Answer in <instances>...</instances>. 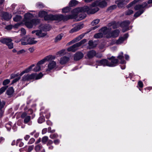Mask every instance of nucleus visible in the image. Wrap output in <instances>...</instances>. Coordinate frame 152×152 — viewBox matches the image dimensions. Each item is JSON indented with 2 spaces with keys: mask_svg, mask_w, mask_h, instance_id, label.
<instances>
[{
  "mask_svg": "<svg viewBox=\"0 0 152 152\" xmlns=\"http://www.w3.org/2000/svg\"><path fill=\"white\" fill-rule=\"evenodd\" d=\"M99 10V8L97 7L94 8H90L87 6H85L83 7L75 8L73 10V12L75 14V15H70L73 17L71 19L75 18L77 21H79L83 19L86 17V14L84 13V12H86L87 14H93Z\"/></svg>",
  "mask_w": 152,
  "mask_h": 152,
  "instance_id": "obj_1",
  "label": "nucleus"
},
{
  "mask_svg": "<svg viewBox=\"0 0 152 152\" xmlns=\"http://www.w3.org/2000/svg\"><path fill=\"white\" fill-rule=\"evenodd\" d=\"M33 15L29 12L25 14L23 21L27 28H31L34 25H36L39 23L38 19H33Z\"/></svg>",
  "mask_w": 152,
  "mask_h": 152,
  "instance_id": "obj_2",
  "label": "nucleus"
},
{
  "mask_svg": "<svg viewBox=\"0 0 152 152\" xmlns=\"http://www.w3.org/2000/svg\"><path fill=\"white\" fill-rule=\"evenodd\" d=\"M73 17L70 15H67L66 16H64L62 15H47L45 17L44 19L46 20H57L61 21L67 20L70 18H72Z\"/></svg>",
  "mask_w": 152,
  "mask_h": 152,
  "instance_id": "obj_3",
  "label": "nucleus"
},
{
  "mask_svg": "<svg viewBox=\"0 0 152 152\" xmlns=\"http://www.w3.org/2000/svg\"><path fill=\"white\" fill-rule=\"evenodd\" d=\"M34 38H29L27 37H24L20 40L16 41V42H18L20 41L21 42V44L22 45H33L36 43L37 41L35 40Z\"/></svg>",
  "mask_w": 152,
  "mask_h": 152,
  "instance_id": "obj_4",
  "label": "nucleus"
},
{
  "mask_svg": "<svg viewBox=\"0 0 152 152\" xmlns=\"http://www.w3.org/2000/svg\"><path fill=\"white\" fill-rule=\"evenodd\" d=\"M12 41V39L10 38H4L1 39L0 40V42L1 43L5 44L10 49H12L13 48V44Z\"/></svg>",
  "mask_w": 152,
  "mask_h": 152,
  "instance_id": "obj_5",
  "label": "nucleus"
},
{
  "mask_svg": "<svg viewBox=\"0 0 152 152\" xmlns=\"http://www.w3.org/2000/svg\"><path fill=\"white\" fill-rule=\"evenodd\" d=\"M21 117L23 119V122L24 124H28L29 125L32 124V122L31 121V116L28 115L26 113H23L21 115Z\"/></svg>",
  "mask_w": 152,
  "mask_h": 152,
  "instance_id": "obj_6",
  "label": "nucleus"
},
{
  "mask_svg": "<svg viewBox=\"0 0 152 152\" xmlns=\"http://www.w3.org/2000/svg\"><path fill=\"white\" fill-rule=\"evenodd\" d=\"M107 5V2L104 1H96L93 2L91 7H95L98 6L101 7H104Z\"/></svg>",
  "mask_w": 152,
  "mask_h": 152,
  "instance_id": "obj_7",
  "label": "nucleus"
},
{
  "mask_svg": "<svg viewBox=\"0 0 152 152\" xmlns=\"http://www.w3.org/2000/svg\"><path fill=\"white\" fill-rule=\"evenodd\" d=\"M31 33L32 34L35 33L36 35L39 38L44 37L47 34V33L42 30V29L32 31Z\"/></svg>",
  "mask_w": 152,
  "mask_h": 152,
  "instance_id": "obj_8",
  "label": "nucleus"
},
{
  "mask_svg": "<svg viewBox=\"0 0 152 152\" xmlns=\"http://www.w3.org/2000/svg\"><path fill=\"white\" fill-rule=\"evenodd\" d=\"M119 33L120 31L116 29L112 32H109L106 36V37L108 38L111 37L115 38L118 36Z\"/></svg>",
  "mask_w": 152,
  "mask_h": 152,
  "instance_id": "obj_9",
  "label": "nucleus"
},
{
  "mask_svg": "<svg viewBox=\"0 0 152 152\" xmlns=\"http://www.w3.org/2000/svg\"><path fill=\"white\" fill-rule=\"evenodd\" d=\"M35 77V75L34 73L31 74H28L25 75L22 77V80L23 81L29 80L34 79Z\"/></svg>",
  "mask_w": 152,
  "mask_h": 152,
  "instance_id": "obj_10",
  "label": "nucleus"
},
{
  "mask_svg": "<svg viewBox=\"0 0 152 152\" xmlns=\"http://www.w3.org/2000/svg\"><path fill=\"white\" fill-rule=\"evenodd\" d=\"M108 59L111 61V62L109 63V66L114 67L116 66L118 63V61L117 59H115L113 56H112L111 58H109Z\"/></svg>",
  "mask_w": 152,
  "mask_h": 152,
  "instance_id": "obj_11",
  "label": "nucleus"
},
{
  "mask_svg": "<svg viewBox=\"0 0 152 152\" xmlns=\"http://www.w3.org/2000/svg\"><path fill=\"white\" fill-rule=\"evenodd\" d=\"M128 34H126L123 37H119L118 39L116 40L117 45H121L123 43L124 41L128 38Z\"/></svg>",
  "mask_w": 152,
  "mask_h": 152,
  "instance_id": "obj_12",
  "label": "nucleus"
},
{
  "mask_svg": "<svg viewBox=\"0 0 152 152\" xmlns=\"http://www.w3.org/2000/svg\"><path fill=\"white\" fill-rule=\"evenodd\" d=\"M54 58L52 56L49 55L45 57L44 59L39 61L37 64L38 65L41 66L42 64H43L46 61H49L50 59H54Z\"/></svg>",
  "mask_w": 152,
  "mask_h": 152,
  "instance_id": "obj_13",
  "label": "nucleus"
},
{
  "mask_svg": "<svg viewBox=\"0 0 152 152\" xmlns=\"http://www.w3.org/2000/svg\"><path fill=\"white\" fill-rule=\"evenodd\" d=\"M0 16L2 18L6 20H9L12 17V15L11 14L4 12H0Z\"/></svg>",
  "mask_w": 152,
  "mask_h": 152,
  "instance_id": "obj_14",
  "label": "nucleus"
},
{
  "mask_svg": "<svg viewBox=\"0 0 152 152\" xmlns=\"http://www.w3.org/2000/svg\"><path fill=\"white\" fill-rule=\"evenodd\" d=\"M56 66V63L54 61H50L48 65V67L46 71H50L54 69Z\"/></svg>",
  "mask_w": 152,
  "mask_h": 152,
  "instance_id": "obj_15",
  "label": "nucleus"
},
{
  "mask_svg": "<svg viewBox=\"0 0 152 152\" xmlns=\"http://www.w3.org/2000/svg\"><path fill=\"white\" fill-rule=\"evenodd\" d=\"M147 5L146 2H144L142 4H139L137 5L134 7V9L135 10H139V11H142L144 10V8Z\"/></svg>",
  "mask_w": 152,
  "mask_h": 152,
  "instance_id": "obj_16",
  "label": "nucleus"
},
{
  "mask_svg": "<svg viewBox=\"0 0 152 152\" xmlns=\"http://www.w3.org/2000/svg\"><path fill=\"white\" fill-rule=\"evenodd\" d=\"M97 64L99 66L102 65L104 66H109V62L106 59H103L97 61Z\"/></svg>",
  "mask_w": 152,
  "mask_h": 152,
  "instance_id": "obj_17",
  "label": "nucleus"
},
{
  "mask_svg": "<svg viewBox=\"0 0 152 152\" xmlns=\"http://www.w3.org/2000/svg\"><path fill=\"white\" fill-rule=\"evenodd\" d=\"M97 45L96 42L92 40H90L88 42V46H87V48L88 49H91L95 48L96 47Z\"/></svg>",
  "mask_w": 152,
  "mask_h": 152,
  "instance_id": "obj_18",
  "label": "nucleus"
},
{
  "mask_svg": "<svg viewBox=\"0 0 152 152\" xmlns=\"http://www.w3.org/2000/svg\"><path fill=\"white\" fill-rule=\"evenodd\" d=\"M83 57V54L82 52H78L75 54L74 59L75 61H78L81 59Z\"/></svg>",
  "mask_w": 152,
  "mask_h": 152,
  "instance_id": "obj_19",
  "label": "nucleus"
},
{
  "mask_svg": "<svg viewBox=\"0 0 152 152\" xmlns=\"http://www.w3.org/2000/svg\"><path fill=\"white\" fill-rule=\"evenodd\" d=\"M83 24H79L72 28L69 31V33H72L79 30L83 28Z\"/></svg>",
  "mask_w": 152,
  "mask_h": 152,
  "instance_id": "obj_20",
  "label": "nucleus"
},
{
  "mask_svg": "<svg viewBox=\"0 0 152 152\" xmlns=\"http://www.w3.org/2000/svg\"><path fill=\"white\" fill-rule=\"evenodd\" d=\"M79 47V46L78 45L77 43H76L68 48L67 50L69 51L74 52L78 49V47Z\"/></svg>",
  "mask_w": 152,
  "mask_h": 152,
  "instance_id": "obj_21",
  "label": "nucleus"
},
{
  "mask_svg": "<svg viewBox=\"0 0 152 152\" xmlns=\"http://www.w3.org/2000/svg\"><path fill=\"white\" fill-rule=\"evenodd\" d=\"M130 22L129 21H125L123 22L121 24V26L123 28H126V29L124 30L123 29L122 31L123 32H124L128 30V27L129 24Z\"/></svg>",
  "mask_w": 152,
  "mask_h": 152,
  "instance_id": "obj_22",
  "label": "nucleus"
},
{
  "mask_svg": "<svg viewBox=\"0 0 152 152\" xmlns=\"http://www.w3.org/2000/svg\"><path fill=\"white\" fill-rule=\"evenodd\" d=\"M111 30L110 28H107L106 27L102 28L100 30V31L104 35H106V36L109 33V32Z\"/></svg>",
  "mask_w": 152,
  "mask_h": 152,
  "instance_id": "obj_23",
  "label": "nucleus"
},
{
  "mask_svg": "<svg viewBox=\"0 0 152 152\" xmlns=\"http://www.w3.org/2000/svg\"><path fill=\"white\" fill-rule=\"evenodd\" d=\"M69 57L64 56L61 58L60 60V63L61 64H64L66 63L69 60Z\"/></svg>",
  "mask_w": 152,
  "mask_h": 152,
  "instance_id": "obj_24",
  "label": "nucleus"
},
{
  "mask_svg": "<svg viewBox=\"0 0 152 152\" xmlns=\"http://www.w3.org/2000/svg\"><path fill=\"white\" fill-rule=\"evenodd\" d=\"M84 37V35L83 34H81L79 36L75 38L74 39L70 41V42H69L68 44V45H69L72 43H74L75 42H76L80 40L81 39Z\"/></svg>",
  "mask_w": 152,
  "mask_h": 152,
  "instance_id": "obj_25",
  "label": "nucleus"
},
{
  "mask_svg": "<svg viewBox=\"0 0 152 152\" xmlns=\"http://www.w3.org/2000/svg\"><path fill=\"white\" fill-rule=\"evenodd\" d=\"M34 64H32L28 68L25 69L20 74V76H21L25 73H27L31 71L32 70V68L34 67Z\"/></svg>",
  "mask_w": 152,
  "mask_h": 152,
  "instance_id": "obj_26",
  "label": "nucleus"
},
{
  "mask_svg": "<svg viewBox=\"0 0 152 152\" xmlns=\"http://www.w3.org/2000/svg\"><path fill=\"white\" fill-rule=\"evenodd\" d=\"M96 55V52L93 50L88 52L87 53V56L89 58H92Z\"/></svg>",
  "mask_w": 152,
  "mask_h": 152,
  "instance_id": "obj_27",
  "label": "nucleus"
},
{
  "mask_svg": "<svg viewBox=\"0 0 152 152\" xmlns=\"http://www.w3.org/2000/svg\"><path fill=\"white\" fill-rule=\"evenodd\" d=\"M40 28L45 32V31H48L50 29V26L48 25H42L40 26Z\"/></svg>",
  "mask_w": 152,
  "mask_h": 152,
  "instance_id": "obj_28",
  "label": "nucleus"
},
{
  "mask_svg": "<svg viewBox=\"0 0 152 152\" xmlns=\"http://www.w3.org/2000/svg\"><path fill=\"white\" fill-rule=\"evenodd\" d=\"M123 55V52H121L120 53L119 55L117 57L118 59L121 60V63L122 64H124L126 63L125 61L124 60V57Z\"/></svg>",
  "mask_w": 152,
  "mask_h": 152,
  "instance_id": "obj_29",
  "label": "nucleus"
},
{
  "mask_svg": "<svg viewBox=\"0 0 152 152\" xmlns=\"http://www.w3.org/2000/svg\"><path fill=\"white\" fill-rule=\"evenodd\" d=\"M14 92L13 87L9 88L6 91V94L7 95H10L12 94Z\"/></svg>",
  "mask_w": 152,
  "mask_h": 152,
  "instance_id": "obj_30",
  "label": "nucleus"
},
{
  "mask_svg": "<svg viewBox=\"0 0 152 152\" xmlns=\"http://www.w3.org/2000/svg\"><path fill=\"white\" fill-rule=\"evenodd\" d=\"M47 14V13L46 11H41L39 12V17L41 18L44 17V18H45V17Z\"/></svg>",
  "mask_w": 152,
  "mask_h": 152,
  "instance_id": "obj_31",
  "label": "nucleus"
},
{
  "mask_svg": "<svg viewBox=\"0 0 152 152\" xmlns=\"http://www.w3.org/2000/svg\"><path fill=\"white\" fill-rule=\"evenodd\" d=\"M78 4V1L76 0H72L69 3V5L70 7L75 6Z\"/></svg>",
  "mask_w": 152,
  "mask_h": 152,
  "instance_id": "obj_32",
  "label": "nucleus"
},
{
  "mask_svg": "<svg viewBox=\"0 0 152 152\" xmlns=\"http://www.w3.org/2000/svg\"><path fill=\"white\" fill-rule=\"evenodd\" d=\"M103 36V34L100 32L95 34L94 36V37L95 38H100L102 37Z\"/></svg>",
  "mask_w": 152,
  "mask_h": 152,
  "instance_id": "obj_33",
  "label": "nucleus"
},
{
  "mask_svg": "<svg viewBox=\"0 0 152 152\" xmlns=\"http://www.w3.org/2000/svg\"><path fill=\"white\" fill-rule=\"evenodd\" d=\"M63 35L64 34H61L58 35L55 38V42H57L61 40L63 37Z\"/></svg>",
  "mask_w": 152,
  "mask_h": 152,
  "instance_id": "obj_34",
  "label": "nucleus"
},
{
  "mask_svg": "<svg viewBox=\"0 0 152 152\" xmlns=\"http://www.w3.org/2000/svg\"><path fill=\"white\" fill-rule=\"evenodd\" d=\"M13 20L15 22H18L21 20L22 19L21 16L19 15H17L13 18Z\"/></svg>",
  "mask_w": 152,
  "mask_h": 152,
  "instance_id": "obj_35",
  "label": "nucleus"
},
{
  "mask_svg": "<svg viewBox=\"0 0 152 152\" xmlns=\"http://www.w3.org/2000/svg\"><path fill=\"white\" fill-rule=\"evenodd\" d=\"M41 66H39V65H38L37 64L36 66L35 67L34 69L33 70L34 72H37L41 70Z\"/></svg>",
  "mask_w": 152,
  "mask_h": 152,
  "instance_id": "obj_36",
  "label": "nucleus"
},
{
  "mask_svg": "<svg viewBox=\"0 0 152 152\" xmlns=\"http://www.w3.org/2000/svg\"><path fill=\"white\" fill-rule=\"evenodd\" d=\"M70 8L68 7H66L62 9V12L63 13L68 12L70 11Z\"/></svg>",
  "mask_w": 152,
  "mask_h": 152,
  "instance_id": "obj_37",
  "label": "nucleus"
},
{
  "mask_svg": "<svg viewBox=\"0 0 152 152\" xmlns=\"http://www.w3.org/2000/svg\"><path fill=\"white\" fill-rule=\"evenodd\" d=\"M116 7V6L114 5L110 6L107 9V11L110 12H111L113 10L115 9Z\"/></svg>",
  "mask_w": 152,
  "mask_h": 152,
  "instance_id": "obj_38",
  "label": "nucleus"
},
{
  "mask_svg": "<svg viewBox=\"0 0 152 152\" xmlns=\"http://www.w3.org/2000/svg\"><path fill=\"white\" fill-rule=\"evenodd\" d=\"M35 75V78L36 80L39 79L41 78L43 76V75L42 73H40L39 74L37 75L36 74H34Z\"/></svg>",
  "mask_w": 152,
  "mask_h": 152,
  "instance_id": "obj_39",
  "label": "nucleus"
},
{
  "mask_svg": "<svg viewBox=\"0 0 152 152\" xmlns=\"http://www.w3.org/2000/svg\"><path fill=\"white\" fill-rule=\"evenodd\" d=\"M23 143L21 142L20 140H18L16 141V145H19L20 147H22L23 146Z\"/></svg>",
  "mask_w": 152,
  "mask_h": 152,
  "instance_id": "obj_40",
  "label": "nucleus"
},
{
  "mask_svg": "<svg viewBox=\"0 0 152 152\" xmlns=\"http://www.w3.org/2000/svg\"><path fill=\"white\" fill-rule=\"evenodd\" d=\"M42 148V146L41 145H38L35 146V150L36 152H39Z\"/></svg>",
  "mask_w": 152,
  "mask_h": 152,
  "instance_id": "obj_41",
  "label": "nucleus"
},
{
  "mask_svg": "<svg viewBox=\"0 0 152 152\" xmlns=\"http://www.w3.org/2000/svg\"><path fill=\"white\" fill-rule=\"evenodd\" d=\"M45 121V118L43 116H40L38 120V122L39 123H42Z\"/></svg>",
  "mask_w": 152,
  "mask_h": 152,
  "instance_id": "obj_42",
  "label": "nucleus"
},
{
  "mask_svg": "<svg viewBox=\"0 0 152 152\" xmlns=\"http://www.w3.org/2000/svg\"><path fill=\"white\" fill-rule=\"evenodd\" d=\"M8 86H3L0 89V94H1L6 90Z\"/></svg>",
  "mask_w": 152,
  "mask_h": 152,
  "instance_id": "obj_43",
  "label": "nucleus"
},
{
  "mask_svg": "<svg viewBox=\"0 0 152 152\" xmlns=\"http://www.w3.org/2000/svg\"><path fill=\"white\" fill-rule=\"evenodd\" d=\"M12 123L11 122H9L8 124L6 125V127L7 129V130L10 131L11 129Z\"/></svg>",
  "mask_w": 152,
  "mask_h": 152,
  "instance_id": "obj_44",
  "label": "nucleus"
},
{
  "mask_svg": "<svg viewBox=\"0 0 152 152\" xmlns=\"http://www.w3.org/2000/svg\"><path fill=\"white\" fill-rule=\"evenodd\" d=\"M36 6L38 8H42L44 7L43 4L41 2H39L37 3Z\"/></svg>",
  "mask_w": 152,
  "mask_h": 152,
  "instance_id": "obj_45",
  "label": "nucleus"
},
{
  "mask_svg": "<svg viewBox=\"0 0 152 152\" xmlns=\"http://www.w3.org/2000/svg\"><path fill=\"white\" fill-rule=\"evenodd\" d=\"M99 19H97L96 20H93L91 23V24L92 25V26H94L95 25L97 24L98 23H99Z\"/></svg>",
  "mask_w": 152,
  "mask_h": 152,
  "instance_id": "obj_46",
  "label": "nucleus"
},
{
  "mask_svg": "<svg viewBox=\"0 0 152 152\" xmlns=\"http://www.w3.org/2000/svg\"><path fill=\"white\" fill-rule=\"evenodd\" d=\"M65 50L64 49L62 50H61L58 52L57 53V55L61 56L65 54Z\"/></svg>",
  "mask_w": 152,
  "mask_h": 152,
  "instance_id": "obj_47",
  "label": "nucleus"
},
{
  "mask_svg": "<svg viewBox=\"0 0 152 152\" xmlns=\"http://www.w3.org/2000/svg\"><path fill=\"white\" fill-rule=\"evenodd\" d=\"M48 140V137L47 136H44L43 137L42 139V142L44 144H45Z\"/></svg>",
  "mask_w": 152,
  "mask_h": 152,
  "instance_id": "obj_48",
  "label": "nucleus"
},
{
  "mask_svg": "<svg viewBox=\"0 0 152 152\" xmlns=\"http://www.w3.org/2000/svg\"><path fill=\"white\" fill-rule=\"evenodd\" d=\"M144 12V10L139 11L136 13L134 15V17H137L141 15Z\"/></svg>",
  "mask_w": 152,
  "mask_h": 152,
  "instance_id": "obj_49",
  "label": "nucleus"
},
{
  "mask_svg": "<svg viewBox=\"0 0 152 152\" xmlns=\"http://www.w3.org/2000/svg\"><path fill=\"white\" fill-rule=\"evenodd\" d=\"M87 40L86 39H83L80 42L77 43L78 45L80 46L84 44L86 42Z\"/></svg>",
  "mask_w": 152,
  "mask_h": 152,
  "instance_id": "obj_50",
  "label": "nucleus"
},
{
  "mask_svg": "<svg viewBox=\"0 0 152 152\" xmlns=\"http://www.w3.org/2000/svg\"><path fill=\"white\" fill-rule=\"evenodd\" d=\"M133 12V11L132 10H129L126 11L125 13V14L126 15H129L131 14H132Z\"/></svg>",
  "mask_w": 152,
  "mask_h": 152,
  "instance_id": "obj_51",
  "label": "nucleus"
},
{
  "mask_svg": "<svg viewBox=\"0 0 152 152\" xmlns=\"http://www.w3.org/2000/svg\"><path fill=\"white\" fill-rule=\"evenodd\" d=\"M5 104V102L4 101L1 102L0 100V110L4 106Z\"/></svg>",
  "mask_w": 152,
  "mask_h": 152,
  "instance_id": "obj_52",
  "label": "nucleus"
},
{
  "mask_svg": "<svg viewBox=\"0 0 152 152\" xmlns=\"http://www.w3.org/2000/svg\"><path fill=\"white\" fill-rule=\"evenodd\" d=\"M20 31L21 34L20 35L21 36H22L23 35H24L26 34V31L25 29L23 28H21Z\"/></svg>",
  "mask_w": 152,
  "mask_h": 152,
  "instance_id": "obj_53",
  "label": "nucleus"
},
{
  "mask_svg": "<svg viewBox=\"0 0 152 152\" xmlns=\"http://www.w3.org/2000/svg\"><path fill=\"white\" fill-rule=\"evenodd\" d=\"M125 4L119 1V2L117 6L120 8H121L123 7Z\"/></svg>",
  "mask_w": 152,
  "mask_h": 152,
  "instance_id": "obj_54",
  "label": "nucleus"
},
{
  "mask_svg": "<svg viewBox=\"0 0 152 152\" xmlns=\"http://www.w3.org/2000/svg\"><path fill=\"white\" fill-rule=\"evenodd\" d=\"M58 137V135L56 134H51L50 137L52 139H54V138H57Z\"/></svg>",
  "mask_w": 152,
  "mask_h": 152,
  "instance_id": "obj_55",
  "label": "nucleus"
},
{
  "mask_svg": "<svg viewBox=\"0 0 152 152\" xmlns=\"http://www.w3.org/2000/svg\"><path fill=\"white\" fill-rule=\"evenodd\" d=\"M10 81L8 79H6L3 81V85H6L10 83Z\"/></svg>",
  "mask_w": 152,
  "mask_h": 152,
  "instance_id": "obj_56",
  "label": "nucleus"
},
{
  "mask_svg": "<svg viewBox=\"0 0 152 152\" xmlns=\"http://www.w3.org/2000/svg\"><path fill=\"white\" fill-rule=\"evenodd\" d=\"M34 147V146L33 145L29 146L27 152H30L32 150H33Z\"/></svg>",
  "mask_w": 152,
  "mask_h": 152,
  "instance_id": "obj_57",
  "label": "nucleus"
},
{
  "mask_svg": "<svg viewBox=\"0 0 152 152\" xmlns=\"http://www.w3.org/2000/svg\"><path fill=\"white\" fill-rule=\"evenodd\" d=\"M26 51L24 49L21 50L17 52V54L19 55L25 53Z\"/></svg>",
  "mask_w": 152,
  "mask_h": 152,
  "instance_id": "obj_58",
  "label": "nucleus"
},
{
  "mask_svg": "<svg viewBox=\"0 0 152 152\" xmlns=\"http://www.w3.org/2000/svg\"><path fill=\"white\" fill-rule=\"evenodd\" d=\"M115 44L117 45V41L116 40L113 39L112 40V41H111V42L110 43V45H113Z\"/></svg>",
  "mask_w": 152,
  "mask_h": 152,
  "instance_id": "obj_59",
  "label": "nucleus"
},
{
  "mask_svg": "<svg viewBox=\"0 0 152 152\" xmlns=\"http://www.w3.org/2000/svg\"><path fill=\"white\" fill-rule=\"evenodd\" d=\"M20 76L19 77H18L17 78H15V79H14V80H13V81L12 82V83L13 84V83H16V82L18 81L19 80H20Z\"/></svg>",
  "mask_w": 152,
  "mask_h": 152,
  "instance_id": "obj_60",
  "label": "nucleus"
},
{
  "mask_svg": "<svg viewBox=\"0 0 152 152\" xmlns=\"http://www.w3.org/2000/svg\"><path fill=\"white\" fill-rule=\"evenodd\" d=\"M120 1L124 4H127L129 1V0H120Z\"/></svg>",
  "mask_w": 152,
  "mask_h": 152,
  "instance_id": "obj_61",
  "label": "nucleus"
},
{
  "mask_svg": "<svg viewBox=\"0 0 152 152\" xmlns=\"http://www.w3.org/2000/svg\"><path fill=\"white\" fill-rule=\"evenodd\" d=\"M34 141L35 139L34 138H31L30 140L28 143L29 144H31L34 143Z\"/></svg>",
  "mask_w": 152,
  "mask_h": 152,
  "instance_id": "obj_62",
  "label": "nucleus"
},
{
  "mask_svg": "<svg viewBox=\"0 0 152 152\" xmlns=\"http://www.w3.org/2000/svg\"><path fill=\"white\" fill-rule=\"evenodd\" d=\"M138 85L140 87L142 88L143 87V84L142 82L141 81H140L138 82Z\"/></svg>",
  "mask_w": 152,
  "mask_h": 152,
  "instance_id": "obj_63",
  "label": "nucleus"
},
{
  "mask_svg": "<svg viewBox=\"0 0 152 152\" xmlns=\"http://www.w3.org/2000/svg\"><path fill=\"white\" fill-rule=\"evenodd\" d=\"M135 2H133V1L132 2L130 3L127 6V7L128 8H130L131 7L132 5H133V4H135Z\"/></svg>",
  "mask_w": 152,
  "mask_h": 152,
  "instance_id": "obj_64",
  "label": "nucleus"
}]
</instances>
